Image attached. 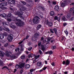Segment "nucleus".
Returning a JSON list of instances; mask_svg holds the SVG:
<instances>
[{
    "label": "nucleus",
    "instance_id": "27",
    "mask_svg": "<svg viewBox=\"0 0 74 74\" xmlns=\"http://www.w3.org/2000/svg\"><path fill=\"white\" fill-rule=\"evenodd\" d=\"M25 57H26L24 55H23L21 56V59H25Z\"/></svg>",
    "mask_w": 74,
    "mask_h": 74
},
{
    "label": "nucleus",
    "instance_id": "2",
    "mask_svg": "<svg viewBox=\"0 0 74 74\" xmlns=\"http://www.w3.org/2000/svg\"><path fill=\"white\" fill-rule=\"evenodd\" d=\"M40 18L38 16H36L34 18L33 20V22L34 23H38L39 22Z\"/></svg>",
    "mask_w": 74,
    "mask_h": 74
},
{
    "label": "nucleus",
    "instance_id": "22",
    "mask_svg": "<svg viewBox=\"0 0 74 74\" xmlns=\"http://www.w3.org/2000/svg\"><path fill=\"white\" fill-rule=\"evenodd\" d=\"M3 29L4 30L6 31V32H9V31H10V29H9L8 28H3Z\"/></svg>",
    "mask_w": 74,
    "mask_h": 74
},
{
    "label": "nucleus",
    "instance_id": "63",
    "mask_svg": "<svg viewBox=\"0 0 74 74\" xmlns=\"http://www.w3.org/2000/svg\"><path fill=\"white\" fill-rule=\"evenodd\" d=\"M67 23H64L63 24L64 26H65L66 25Z\"/></svg>",
    "mask_w": 74,
    "mask_h": 74
},
{
    "label": "nucleus",
    "instance_id": "57",
    "mask_svg": "<svg viewBox=\"0 0 74 74\" xmlns=\"http://www.w3.org/2000/svg\"><path fill=\"white\" fill-rule=\"evenodd\" d=\"M33 71H34V69H31L30 70V72H31L32 73V72H33Z\"/></svg>",
    "mask_w": 74,
    "mask_h": 74
},
{
    "label": "nucleus",
    "instance_id": "5",
    "mask_svg": "<svg viewBox=\"0 0 74 74\" xmlns=\"http://www.w3.org/2000/svg\"><path fill=\"white\" fill-rule=\"evenodd\" d=\"M45 23L46 24H47V25H48V24L49 26L50 27L52 26V23L51 22L48 23V20H47L46 21H45Z\"/></svg>",
    "mask_w": 74,
    "mask_h": 74
},
{
    "label": "nucleus",
    "instance_id": "35",
    "mask_svg": "<svg viewBox=\"0 0 74 74\" xmlns=\"http://www.w3.org/2000/svg\"><path fill=\"white\" fill-rule=\"evenodd\" d=\"M53 30L55 32V33H56V32H57V29H56L54 28Z\"/></svg>",
    "mask_w": 74,
    "mask_h": 74
},
{
    "label": "nucleus",
    "instance_id": "54",
    "mask_svg": "<svg viewBox=\"0 0 74 74\" xmlns=\"http://www.w3.org/2000/svg\"><path fill=\"white\" fill-rule=\"evenodd\" d=\"M4 47H7L8 46V43H6L4 45Z\"/></svg>",
    "mask_w": 74,
    "mask_h": 74
},
{
    "label": "nucleus",
    "instance_id": "37",
    "mask_svg": "<svg viewBox=\"0 0 74 74\" xmlns=\"http://www.w3.org/2000/svg\"><path fill=\"white\" fill-rule=\"evenodd\" d=\"M19 67V65L17 64L16 66V69H18Z\"/></svg>",
    "mask_w": 74,
    "mask_h": 74
},
{
    "label": "nucleus",
    "instance_id": "6",
    "mask_svg": "<svg viewBox=\"0 0 74 74\" xmlns=\"http://www.w3.org/2000/svg\"><path fill=\"white\" fill-rule=\"evenodd\" d=\"M7 5V3L6 2H4L3 3H1L0 4V8H1L2 7Z\"/></svg>",
    "mask_w": 74,
    "mask_h": 74
},
{
    "label": "nucleus",
    "instance_id": "51",
    "mask_svg": "<svg viewBox=\"0 0 74 74\" xmlns=\"http://www.w3.org/2000/svg\"><path fill=\"white\" fill-rule=\"evenodd\" d=\"M41 42H40L38 43V46L40 47V45H41Z\"/></svg>",
    "mask_w": 74,
    "mask_h": 74
},
{
    "label": "nucleus",
    "instance_id": "23",
    "mask_svg": "<svg viewBox=\"0 0 74 74\" xmlns=\"http://www.w3.org/2000/svg\"><path fill=\"white\" fill-rule=\"evenodd\" d=\"M4 35L2 34H0V39H3L4 38Z\"/></svg>",
    "mask_w": 74,
    "mask_h": 74
},
{
    "label": "nucleus",
    "instance_id": "62",
    "mask_svg": "<svg viewBox=\"0 0 74 74\" xmlns=\"http://www.w3.org/2000/svg\"><path fill=\"white\" fill-rule=\"evenodd\" d=\"M74 17H72L71 18V21H73L74 20Z\"/></svg>",
    "mask_w": 74,
    "mask_h": 74
},
{
    "label": "nucleus",
    "instance_id": "50",
    "mask_svg": "<svg viewBox=\"0 0 74 74\" xmlns=\"http://www.w3.org/2000/svg\"><path fill=\"white\" fill-rule=\"evenodd\" d=\"M23 42V40H22V41H21V42H20L18 44H22V42Z\"/></svg>",
    "mask_w": 74,
    "mask_h": 74
},
{
    "label": "nucleus",
    "instance_id": "17",
    "mask_svg": "<svg viewBox=\"0 0 74 74\" xmlns=\"http://www.w3.org/2000/svg\"><path fill=\"white\" fill-rule=\"evenodd\" d=\"M30 67V65L29 64H27L25 65V68L26 69H29Z\"/></svg>",
    "mask_w": 74,
    "mask_h": 74
},
{
    "label": "nucleus",
    "instance_id": "52",
    "mask_svg": "<svg viewBox=\"0 0 74 74\" xmlns=\"http://www.w3.org/2000/svg\"><path fill=\"white\" fill-rule=\"evenodd\" d=\"M50 31L51 33H54L52 29H50Z\"/></svg>",
    "mask_w": 74,
    "mask_h": 74
},
{
    "label": "nucleus",
    "instance_id": "3",
    "mask_svg": "<svg viewBox=\"0 0 74 74\" xmlns=\"http://www.w3.org/2000/svg\"><path fill=\"white\" fill-rule=\"evenodd\" d=\"M8 3L10 5V6L12 7L13 5L15 4V0H8Z\"/></svg>",
    "mask_w": 74,
    "mask_h": 74
},
{
    "label": "nucleus",
    "instance_id": "39",
    "mask_svg": "<svg viewBox=\"0 0 74 74\" xmlns=\"http://www.w3.org/2000/svg\"><path fill=\"white\" fill-rule=\"evenodd\" d=\"M32 49V47H29L28 49V50L29 51H31Z\"/></svg>",
    "mask_w": 74,
    "mask_h": 74
},
{
    "label": "nucleus",
    "instance_id": "61",
    "mask_svg": "<svg viewBox=\"0 0 74 74\" xmlns=\"http://www.w3.org/2000/svg\"><path fill=\"white\" fill-rule=\"evenodd\" d=\"M42 51H44V50H45V48H44V47L42 48Z\"/></svg>",
    "mask_w": 74,
    "mask_h": 74
},
{
    "label": "nucleus",
    "instance_id": "44",
    "mask_svg": "<svg viewBox=\"0 0 74 74\" xmlns=\"http://www.w3.org/2000/svg\"><path fill=\"white\" fill-rule=\"evenodd\" d=\"M62 19L63 20V21H65L66 19V18L64 17H62Z\"/></svg>",
    "mask_w": 74,
    "mask_h": 74
},
{
    "label": "nucleus",
    "instance_id": "8",
    "mask_svg": "<svg viewBox=\"0 0 74 74\" xmlns=\"http://www.w3.org/2000/svg\"><path fill=\"white\" fill-rule=\"evenodd\" d=\"M10 57L11 58L13 59H16V58H17V56H16L15 54H12L10 56Z\"/></svg>",
    "mask_w": 74,
    "mask_h": 74
},
{
    "label": "nucleus",
    "instance_id": "28",
    "mask_svg": "<svg viewBox=\"0 0 74 74\" xmlns=\"http://www.w3.org/2000/svg\"><path fill=\"white\" fill-rule=\"evenodd\" d=\"M24 48V46H21L20 51H23Z\"/></svg>",
    "mask_w": 74,
    "mask_h": 74
},
{
    "label": "nucleus",
    "instance_id": "7",
    "mask_svg": "<svg viewBox=\"0 0 74 74\" xmlns=\"http://www.w3.org/2000/svg\"><path fill=\"white\" fill-rule=\"evenodd\" d=\"M67 5V1H64L63 2L60 4V5L62 7H64Z\"/></svg>",
    "mask_w": 74,
    "mask_h": 74
},
{
    "label": "nucleus",
    "instance_id": "19",
    "mask_svg": "<svg viewBox=\"0 0 74 74\" xmlns=\"http://www.w3.org/2000/svg\"><path fill=\"white\" fill-rule=\"evenodd\" d=\"M4 52L0 51V56L2 57H3L4 56Z\"/></svg>",
    "mask_w": 74,
    "mask_h": 74
},
{
    "label": "nucleus",
    "instance_id": "33",
    "mask_svg": "<svg viewBox=\"0 0 74 74\" xmlns=\"http://www.w3.org/2000/svg\"><path fill=\"white\" fill-rule=\"evenodd\" d=\"M53 53V52L52 51H49V54H50V55H51Z\"/></svg>",
    "mask_w": 74,
    "mask_h": 74
},
{
    "label": "nucleus",
    "instance_id": "18",
    "mask_svg": "<svg viewBox=\"0 0 74 74\" xmlns=\"http://www.w3.org/2000/svg\"><path fill=\"white\" fill-rule=\"evenodd\" d=\"M59 9V6L58 5H56L54 7V9L56 11H58Z\"/></svg>",
    "mask_w": 74,
    "mask_h": 74
},
{
    "label": "nucleus",
    "instance_id": "60",
    "mask_svg": "<svg viewBox=\"0 0 74 74\" xmlns=\"http://www.w3.org/2000/svg\"><path fill=\"white\" fill-rule=\"evenodd\" d=\"M45 54H48L49 53V51L45 52Z\"/></svg>",
    "mask_w": 74,
    "mask_h": 74
},
{
    "label": "nucleus",
    "instance_id": "4",
    "mask_svg": "<svg viewBox=\"0 0 74 74\" xmlns=\"http://www.w3.org/2000/svg\"><path fill=\"white\" fill-rule=\"evenodd\" d=\"M13 39V35L12 34H10L9 35L8 37V41H12Z\"/></svg>",
    "mask_w": 74,
    "mask_h": 74
},
{
    "label": "nucleus",
    "instance_id": "11",
    "mask_svg": "<svg viewBox=\"0 0 74 74\" xmlns=\"http://www.w3.org/2000/svg\"><path fill=\"white\" fill-rule=\"evenodd\" d=\"M39 57H40V55H38V56H35V58L36 59H35L33 61V63H34L35 62H37V61H36V59H37Z\"/></svg>",
    "mask_w": 74,
    "mask_h": 74
},
{
    "label": "nucleus",
    "instance_id": "46",
    "mask_svg": "<svg viewBox=\"0 0 74 74\" xmlns=\"http://www.w3.org/2000/svg\"><path fill=\"white\" fill-rule=\"evenodd\" d=\"M19 48H18V49H16L15 51L16 52V51H17V50H18V52H19Z\"/></svg>",
    "mask_w": 74,
    "mask_h": 74
},
{
    "label": "nucleus",
    "instance_id": "34",
    "mask_svg": "<svg viewBox=\"0 0 74 74\" xmlns=\"http://www.w3.org/2000/svg\"><path fill=\"white\" fill-rule=\"evenodd\" d=\"M3 62L1 61V60H0V66L1 65H3Z\"/></svg>",
    "mask_w": 74,
    "mask_h": 74
},
{
    "label": "nucleus",
    "instance_id": "56",
    "mask_svg": "<svg viewBox=\"0 0 74 74\" xmlns=\"http://www.w3.org/2000/svg\"><path fill=\"white\" fill-rule=\"evenodd\" d=\"M72 15H73V16H74V10L72 11Z\"/></svg>",
    "mask_w": 74,
    "mask_h": 74
},
{
    "label": "nucleus",
    "instance_id": "21",
    "mask_svg": "<svg viewBox=\"0 0 74 74\" xmlns=\"http://www.w3.org/2000/svg\"><path fill=\"white\" fill-rule=\"evenodd\" d=\"M1 15L3 18H5V17L7 18V15L3 13V14H1Z\"/></svg>",
    "mask_w": 74,
    "mask_h": 74
},
{
    "label": "nucleus",
    "instance_id": "20",
    "mask_svg": "<svg viewBox=\"0 0 74 74\" xmlns=\"http://www.w3.org/2000/svg\"><path fill=\"white\" fill-rule=\"evenodd\" d=\"M3 25H9V23L4 21L2 23Z\"/></svg>",
    "mask_w": 74,
    "mask_h": 74
},
{
    "label": "nucleus",
    "instance_id": "29",
    "mask_svg": "<svg viewBox=\"0 0 74 74\" xmlns=\"http://www.w3.org/2000/svg\"><path fill=\"white\" fill-rule=\"evenodd\" d=\"M22 9H20V11H22H22H24V10H26V8L25 7L23 6L22 8Z\"/></svg>",
    "mask_w": 74,
    "mask_h": 74
},
{
    "label": "nucleus",
    "instance_id": "31",
    "mask_svg": "<svg viewBox=\"0 0 74 74\" xmlns=\"http://www.w3.org/2000/svg\"><path fill=\"white\" fill-rule=\"evenodd\" d=\"M64 33L66 35H68V34H69V32H68L66 30L64 31Z\"/></svg>",
    "mask_w": 74,
    "mask_h": 74
},
{
    "label": "nucleus",
    "instance_id": "42",
    "mask_svg": "<svg viewBox=\"0 0 74 74\" xmlns=\"http://www.w3.org/2000/svg\"><path fill=\"white\" fill-rule=\"evenodd\" d=\"M54 19L55 20H58V18L57 16H55L54 17Z\"/></svg>",
    "mask_w": 74,
    "mask_h": 74
},
{
    "label": "nucleus",
    "instance_id": "10",
    "mask_svg": "<svg viewBox=\"0 0 74 74\" xmlns=\"http://www.w3.org/2000/svg\"><path fill=\"white\" fill-rule=\"evenodd\" d=\"M34 56H35V55H33V54L30 53V54L28 55V57L29 59H30V58L31 59L32 58L34 57Z\"/></svg>",
    "mask_w": 74,
    "mask_h": 74
},
{
    "label": "nucleus",
    "instance_id": "1",
    "mask_svg": "<svg viewBox=\"0 0 74 74\" xmlns=\"http://www.w3.org/2000/svg\"><path fill=\"white\" fill-rule=\"evenodd\" d=\"M7 18H12V21H17V22H18V23H16L17 26H23L25 25V23L23 22H21V20L17 19V18L14 17L11 13L7 15Z\"/></svg>",
    "mask_w": 74,
    "mask_h": 74
},
{
    "label": "nucleus",
    "instance_id": "12",
    "mask_svg": "<svg viewBox=\"0 0 74 74\" xmlns=\"http://www.w3.org/2000/svg\"><path fill=\"white\" fill-rule=\"evenodd\" d=\"M21 13L19 12H17L18 13L16 12H15V15H18L20 16H21V15H23V12H21Z\"/></svg>",
    "mask_w": 74,
    "mask_h": 74
},
{
    "label": "nucleus",
    "instance_id": "30",
    "mask_svg": "<svg viewBox=\"0 0 74 74\" xmlns=\"http://www.w3.org/2000/svg\"><path fill=\"white\" fill-rule=\"evenodd\" d=\"M51 38H49L47 39V42H48V44H49V41H50L51 40Z\"/></svg>",
    "mask_w": 74,
    "mask_h": 74
},
{
    "label": "nucleus",
    "instance_id": "58",
    "mask_svg": "<svg viewBox=\"0 0 74 74\" xmlns=\"http://www.w3.org/2000/svg\"><path fill=\"white\" fill-rule=\"evenodd\" d=\"M53 4H56V2L55 1H54L53 2Z\"/></svg>",
    "mask_w": 74,
    "mask_h": 74
},
{
    "label": "nucleus",
    "instance_id": "25",
    "mask_svg": "<svg viewBox=\"0 0 74 74\" xmlns=\"http://www.w3.org/2000/svg\"><path fill=\"white\" fill-rule=\"evenodd\" d=\"M41 25H38L37 27V30H38L39 29H40V28H41Z\"/></svg>",
    "mask_w": 74,
    "mask_h": 74
},
{
    "label": "nucleus",
    "instance_id": "36",
    "mask_svg": "<svg viewBox=\"0 0 74 74\" xmlns=\"http://www.w3.org/2000/svg\"><path fill=\"white\" fill-rule=\"evenodd\" d=\"M51 64L52 66H55V64L54 62H52Z\"/></svg>",
    "mask_w": 74,
    "mask_h": 74
},
{
    "label": "nucleus",
    "instance_id": "55",
    "mask_svg": "<svg viewBox=\"0 0 74 74\" xmlns=\"http://www.w3.org/2000/svg\"><path fill=\"white\" fill-rule=\"evenodd\" d=\"M2 10H6L7 9V8L5 7H3V8H2Z\"/></svg>",
    "mask_w": 74,
    "mask_h": 74
},
{
    "label": "nucleus",
    "instance_id": "43",
    "mask_svg": "<svg viewBox=\"0 0 74 74\" xmlns=\"http://www.w3.org/2000/svg\"><path fill=\"white\" fill-rule=\"evenodd\" d=\"M37 36H38V34L37 33H36L34 35V37H36Z\"/></svg>",
    "mask_w": 74,
    "mask_h": 74
},
{
    "label": "nucleus",
    "instance_id": "45",
    "mask_svg": "<svg viewBox=\"0 0 74 74\" xmlns=\"http://www.w3.org/2000/svg\"><path fill=\"white\" fill-rule=\"evenodd\" d=\"M3 30V27L1 26H0V31H2Z\"/></svg>",
    "mask_w": 74,
    "mask_h": 74
},
{
    "label": "nucleus",
    "instance_id": "15",
    "mask_svg": "<svg viewBox=\"0 0 74 74\" xmlns=\"http://www.w3.org/2000/svg\"><path fill=\"white\" fill-rule=\"evenodd\" d=\"M10 54H11L12 53L8 51H6V56H7L9 57L10 56Z\"/></svg>",
    "mask_w": 74,
    "mask_h": 74
},
{
    "label": "nucleus",
    "instance_id": "59",
    "mask_svg": "<svg viewBox=\"0 0 74 74\" xmlns=\"http://www.w3.org/2000/svg\"><path fill=\"white\" fill-rule=\"evenodd\" d=\"M4 36H7V34L6 33H5L3 34Z\"/></svg>",
    "mask_w": 74,
    "mask_h": 74
},
{
    "label": "nucleus",
    "instance_id": "13",
    "mask_svg": "<svg viewBox=\"0 0 74 74\" xmlns=\"http://www.w3.org/2000/svg\"><path fill=\"white\" fill-rule=\"evenodd\" d=\"M72 12H70V13H68V14H67V16H66V18H68V19H69V18H70L71 17V14H70Z\"/></svg>",
    "mask_w": 74,
    "mask_h": 74
},
{
    "label": "nucleus",
    "instance_id": "9",
    "mask_svg": "<svg viewBox=\"0 0 74 74\" xmlns=\"http://www.w3.org/2000/svg\"><path fill=\"white\" fill-rule=\"evenodd\" d=\"M19 64L20 68H23V67H24V66H25V64L21 62L19 63Z\"/></svg>",
    "mask_w": 74,
    "mask_h": 74
},
{
    "label": "nucleus",
    "instance_id": "40",
    "mask_svg": "<svg viewBox=\"0 0 74 74\" xmlns=\"http://www.w3.org/2000/svg\"><path fill=\"white\" fill-rule=\"evenodd\" d=\"M4 68H6V69H8V70H10V69H9L6 66H4V67H3V68L2 69H3Z\"/></svg>",
    "mask_w": 74,
    "mask_h": 74
},
{
    "label": "nucleus",
    "instance_id": "48",
    "mask_svg": "<svg viewBox=\"0 0 74 74\" xmlns=\"http://www.w3.org/2000/svg\"><path fill=\"white\" fill-rule=\"evenodd\" d=\"M7 21H8L9 22H10L11 21V19L10 18H8L7 19Z\"/></svg>",
    "mask_w": 74,
    "mask_h": 74
},
{
    "label": "nucleus",
    "instance_id": "24",
    "mask_svg": "<svg viewBox=\"0 0 74 74\" xmlns=\"http://www.w3.org/2000/svg\"><path fill=\"white\" fill-rule=\"evenodd\" d=\"M65 64L66 65L69 64H70V61L69 60H67Z\"/></svg>",
    "mask_w": 74,
    "mask_h": 74
},
{
    "label": "nucleus",
    "instance_id": "41",
    "mask_svg": "<svg viewBox=\"0 0 74 74\" xmlns=\"http://www.w3.org/2000/svg\"><path fill=\"white\" fill-rule=\"evenodd\" d=\"M56 48V47L53 46L52 47V49H55Z\"/></svg>",
    "mask_w": 74,
    "mask_h": 74
},
{
    "label": "nucleus",
    "instance_id": "16",
    "mask_svg": "<svg viewBox=\"0 0 74 74\" xmlns=\"http://www.w3.org/2000/svg\"><path fill=\"white\" fill-rule=\"evenodd\" d=\"M37 66L38 67H40L42 65V63L41 62H38L37 63Z\"/></svg>",
    "mask_w": 74,
    "mask_h": 74
},
{
    "label": "nucleus",
    "instance_id": "47",
    "mask_svg": "<svg viewBox=\"0 0 74 74\" xmlns=\"http://www.w3.org/2000/svg\"><path fill=\"white\" fill-rule=\"evenodd\" d=\"M47 67H45L43 68V70H46L47 69Z\"/></svg>",
    "mask_w": 74,
    "mask_h": 74
},
{
    "label": "nucleus",
    "instance_id": "49",
    "mask_svg": "<svg viewBox=\"0 0 74 74\" xmlns=\"http://www.w3.org/2000/svg\"><path fill=\"white\" fill-rule=\"evenodd\" d=\"M39 52L40 54H42V52L40 50H39Z\"/></svg>",
    "mask_w": 74,
    "mask_h": 74
},
{
    "label": "nucleus",
    "instance_id": "26",
    "mask_svg": "<svg viewBox=\"0 0 74 74\" xmlns=\"http://www.w3.org/2000/svg\"><path fill=\"white\" fill-rule=\"evenodd\" d=\"M54 12L51 11L50 12V15L51 16H53V15H54Z\"/></svg>",
    "mask_w": 74,
    "mask_h": 74
},
{
    "label": "nucleus",
    "instance_id": "38",
    "mask_svg": "<svg viewBox=\"0 0 74 74\" xmlns=\"http://www.w3.org/2000/svg\"><path fill=\"white\" fill-rule=\"evenodd\" d=\"M58 15L59 16V17H61L63 15V14H58Z\"/></svg>",
    "mask_w": 74,
    "mask_h": 74
},
{
    "label": "nucleus",
    "instance_id": "14",
    "mask_svg": "<svg viewBox=\"0 0 74 74\" xmlns=\"http://www.w3.org/2000/svg\"><path fill=\"white\" fill-rule=\"evenodd\" d=\"M13 23H11L10 25V27L13 29H16V27L13 25Z\"/></svg>",
    "mask_w": 74,
    "mask_h": 74
},
{
    "label": "nucleus",
    "instance_id": "64",
    "mask_svg": "<svg viewBox=\"0 0 74 74\" xmlns=\"http://www.w3.org/2000/svg\"><path fill=\"white\" fill-rule=\"evenodd\" d=\"M17 70H16V69H14V73H15V72H16V71H17Z\"/></svg>",
    "mask_w": 74,
    "mask_h": 74
},
{
    "label": "nucleus",
    "instance_id": "53",
    "mask_svg": "<svg viewBox=\"0 0 74 74\" xmlns=\"http://www.w3.org/2000/svg\"><path fill=\"white\" fill-rule=\"evenodd\" d=\"M58 21L60 22V18H58V19H57Z\"/></svg>",
    "mask_w": 74,
    "mask_h": 74
},
{
    "label": "nucleus",
    "instance_id": "32",
    "mask_svg": "<svg viewBox=\"0 0 74 74\" xmlns=\"http://www.w3.org/2000/svg\"><path fill=\"white\" fill-rule=\"evenodd\" d=\"M21 2L22 3V5H25L26 4V3L24 1H21Z\"/></svg>",
    "mask_w": 74,
    "mask_h": 74
}]
</instances>
